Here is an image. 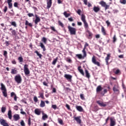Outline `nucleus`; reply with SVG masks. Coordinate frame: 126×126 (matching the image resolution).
I'll return each instance as SVG.
<instances>
[{
    "label": "nucleus",
    "instance_id": "f257e3e1",
    "mask_svg": "<svg viewBox=\"0 0 126 126\" xmlns=\"http://www.w3.org/2000/svg\"><path fill=\"white\" fill-rule=\"evenodd\" d=\"M14 80L16 83L20 84L22 82V78L20 74L17 75L14 77Z\"/></svg>",
    "mask_w": 126,
    "mask_h": 126
},
{
    "label": "nucleus",
    "instance_id": "f03ea898",
    "mask_svg": "<svg viewBox=\"0 0 126 126\" xmlns=\"http://www.w3.org/2000/svg\"><path fill=\"white\" fill-rule=\"evenodd\" d=\"M81 20L83 21L84 25L85 28H89V26H88V23L86 22V17L84 14L81 15Z\"/></svg>",
    "mask_w": 126,
    "mask_h": 126
},
{
    "label": "nucleus",
    "instance_id": "7ed1b4c3",
    "mask_svg": "<svg viewBox=\"0 0 126 126\" xmlns=\"http://www.w3.org/2000/svg\"><path fill=\"white\" fill-rule=\"evenodd\" d=\"M29 65L27 64H26L24 66V72L25 73V75H29L30 74V70H29V68H28Z\"/></svg>",
    "mask_w": 126,
    "mask_h": 126
},
{
    "label": "nucleus",
    "instance_id": "20e7f679",
    "mask_svg": "<svg viewBox=\"0 0 126 126\" xmlns=\"http://www.w3.org/2000/svg\"><path fill=\"white\" fill-rule=\"evenodd\" d=\"M68 29L70 32V35H75L76 34V29L68 26Z\"/></svg>",
    "mask_w": 126,
    "mask_h": 126
},
{
    "label": "nucleus",
    "instance_id": "39448f33",
    "mask_svg": "<svg viewBox=\"0 0 126 126\" xmlns=\"http://www.w3.org/2000/svg\"><path fill=\"white\" fill-rule=\"evenodd\" d=\"M99 4H100V5L103 7L105 8V10H107V9H109V8H110V5H107V3H106V2L103 0L99 2Z\"/></svg>",
    "mask_w": 126,
    "mask_h": 126
},
{
    "label": "nucleus",
    "instance_id": "423d86ee",
    "mask_svg": "<svg viewBox=\"0 0 126 126\" xmlns=\"http://www.w3.org/2000/svg\"><path fill=\"white\" fill-rule=\"evenodd\" d=\"M92 62L94 64H95V65H97V66H100L101 65L100 63L96 60V57L94 56L92 58Z\"/></svg>",
    "mask_w": 126,
    "mask_h": 126
},
{
    "label": "nucleus",
    "instance_id": "0eeeda50",
    "mask_svg": "<svg viewBox=\"0 0 126 126\" xmlns=\"http://www.w3.org/2000/svg\"><path fill=\"white\" fill-rule=\"evenodd\" d=\"M89 28H85V29L86 30V32L87 33V36L88 39H92V36H93V34L91 32H90L89 30H88Z\"/></svg>",
    "mask_w": 126,
    "mask_h": 126
},
{
    "label": "nucleus",
    "instance_id": "6e6552de",
    "mask_svg": "<svg viewBox=\"0 0 126 126\" xmlns=\"http://www.w3.org/2000/svg\"><path fill=\"white\" fill-rule=\"evenodd\" d=\"M110 126H115L117 125V123L116 122V119L115 117H111L110 118Z\"/></svg>",
    "mask_w": 126,
    "mask_h": 126
},
{
    "label": "nucleus",
    "instance_id": "1a4fd4ad",
    "mask_svg": "<svg viewBox=\"0 0 126 126\" xmlns=\"http://www.w3.org/2000/svg\"><path fill=\"white\" fill-rule=\"evenodd\" d=\"M113 90L114 92H115V93H117V94H119V93H120L119 85H115L113 88Z\"/></svg>",
    "mask_w": 126,
    "mask_h": 126
},
{
    "label": "nucleus",
    "instance_id": "9d476101",
    "mask_svg": "<svg viewBox=\"0 0 126 126\" xmlns=\"http://www.w3.org/2000/svg\"><path fill=\"white\" fill-rule=\"evenodd\" d=\"M96 103L100 107H106L107 106V102H104L101 100L96 101Z\"/></svg>",
    "mask_w": 126,
    "mask_h": 126
},
{
    "label": "nucleus",
    "instance_id": "9b49d317",
    "mask_svg": "<svg viewBox=\"0 0 126 126\" xmlns=\"http://www.w3.org/2000/svg\"><path fill=\"white\" fill-rule=\"evenodd\" d=\"M35 19L34 21V22L35 24L37 25L40 21H41V19L40 18V17L38 16V15L35 14Z\"/></svg>",
    "mask_w": 126,
    "mask_h": 126
},
{
    "label": "nucleus",
    "instance_id": "f8f14e48",
    "mask_svg": "<svg viewBox=\"0 0 126 126\" xmlns=\"http://www.w3.org/2000/svg\"><path fill=\"white\" fill-rule=\"evenodd\" d=\"M13 119L15 122H17L19 120H20V116L19 114H14L13 116Z\"/></svg>",
    "mask_w": 126,
    "mask_h": 126
},
{
    "label": "nucleus",
    "instance_id": "ddd939ff",
    "mask_svg": "<svg viewBox=\"0 0 126 126\" xmlns=\"http://www.w3.org/2000/svg\"><path fill=\"white\" fill-rule=\"evenodd\" d=\"M64 77H65V78H66L68 81H71L72 76L71 75L66 74L64 75Z\"/></svg>",
    "mask_w": 126,
    "mask_h": 126
},
{
    "label": "nucleus",
    "instance_id": "4468645a",
    "mask_svg": "<svg viewBox=\"0 0 126 126\" xmlns=\"http://www.w3.org/2000/svg\"><path fill=\"white\" fill-rule=\"evenodd\" d=\"M111 59V54L109 53L107 54V57L105 58V62L106 64L108 65L109 64V60Z\"/></svg>",
    "mask_w": 126,
    "mask_h": 126
},
{
    "label": "nucleus",
    "instance_id": "2eb2a0df",
    "mask_svg": "<svg viewBox=\"0 0 126 126\" xmlns=\"http://www.w3.org/2000/svg\"><path fill=\"white\" fill-rule=\"evenodd\" d=\"M41 109L36 108L34 110V114L37 116H40V115H41Z\"/></svg>",
    "mask_w": 126,
    "mask_h": 126
},
{
    "label": "nucleus",
    "instance_id": "dca6fc26",
    "mask_svg": "<svg viewBox=\"0 0 126 126\" xmlns=\"http://www.w3.org/2000/svg\"><path fill=\"white\" fill-rule=\"evenodd\" d=\"M7 2L8 5V8L11 9V8H12V0H7Z\"/></svg>",
    "mask_w": 126,
    "mask_h": 126
},
{
    "label": "nucleus",
    "instance_id": "f3484780",
    "mask_svg": "<svg viewBox=\"0 0 126 126\" xmlns=\"http://www.w3.org/2000/svg\"><path fill=\"white\" fill-rule=\"evenodd\" d=\"M101 33H102L104 36H106L107 35L106 29H105V28L103 26H101Z\"/></svg>",
    "mask_w": 126,
    "mask_h": 126
},
{
    "label": "nucleus",
    "instance_id": "a211bd4d",
    "mask_svg": "<svg viewBox=\"0 0 126 126\" xmlns=\"http://www.w3.org/2000/svg\"><path fill=\"white\" fill-rule=\"evenodd\" d=\"M93 10L97 13V12H98V11H100V7L99 6H94L93 8Z\"/></svg>",
    "mask_w": 126,
    "mask_h": 126
},
{
    "label": "nucleus",
    "instance_id": "6ab92c4d",
    "mask_svg": "<svg viewBox=\"0 0 126 126\" xmlns=\"http://www.w3.org/2000/svg\"><path fill=\"white\" fill-rule=\"evenodd\" d=\"M8 118L9 120H12V112L11 111V110H9L8 112Z\"/></svg>",
    "mask_w": 126,
    "mask_h": 126
},
{
    "label": "nucleus",
    "instance_id": "aec40b11",
    "mask_svg": "<svg viewBox=\"0 0 126 126\" xmlns=\"http://www.w3.org/2000/svg\"><path fill=\"white\" fill-rule=\"evenodd\" d=\"M80 118H81V117L80 116L77 117H74V120L76 121L77 123H78L80 125V124H81V119H80Z\"/></svg>",
    "mask_w": 126,
    "mask_h": 126
},
{
    "label": "nucleus",
    "instance_id": "412c9836",
    "mask_svg": "<svg viewBox=\"0 0 126 126\" xmlns=\"http://www.w3.org/2000/svg\"><path fill=\"white\" fill-rule=\"evenodd\" d=\"M11 74H16L17 73V69L15 67L11 69Z\"/></svg>",
    "mask_w": 126,
    "mask_h": 126
},
{
    "label": "nucleus",
    "instance_id": "4be33fe9",
    "mask_svg": "<svg viewBox=\"0 0 126 126\" xmlns=\"http://www.w3.org/2000/svg\"><path fill=\"white\" fill-rule=\"evenodd\" d=\"M78 70L79 72L82 74V75L84 76V71H83V69H81V66H79L78 67Z\"/></svg>",
    "mask_w": 126,
    "mask_h": 126
},
{
    "label": "nucleus",
    "instance_id": "5701e85b",
    "mask_svg": "<svg viewBox=\"0 0 126 126\" xmlns=\"http://www.w3.org/2000/svg\"><path fill=\"white\" fill-rule=\"evenodd\" d=\"M76 109L79 112H83V108L81 106H76Z\"/></svg>",
    "mask_w": 126,
    "mask_h": 126
},
{
    "label": "nucleus",
    "instance_id": "b1692460",
    "mask_svg": "<svg viewBox=\"0 0 126 126\" xmlns=\"http://www.w3.org/2000/svg\"><path fill=\"white\" fill-rule=\"evenodd\" d=\"M48 115L44 113H42V119L43 121H46L47 119H48Z\"/></svg>",
    "mask_w": 126,
    "mask_h": 126
},
{
    "label": "nucleus",
    "instance_id": "393cba45",
    "mask_svg": "<svg viewBox=\"0 0 126 126\" xmlns=\"http://www.w3.org/2000/svg\"><path fill=\"white\" fill-rule=\"evenodd\" d=\"M113 71L115 74H119L121 72L120 69L117 68L113 69Z\"/></svg>",
    "mask_w": 126,
    "mask_h": 126
},
{
    "label": "nucleus",
    "instance_id": "a878e982",
    "mask_svg": "<svg viewBox=\"0 0 126 126\" xmlns=\"http://www.w3.org/2000/svg\"><path fill=\"white\" fill-rule=\"evenodd\" d=\"M40 47H41V49H42L43 52H45L46 51V47H45V45L42 42L40 43Z\"/></svg>",
    "mask_w": 126,
    "mask_h": 126
},
{
    "label": "nucleus",
    "instance_id": "bb28decb",
    "mask_svg": "<svg viewBox=\"0 0 126 126\" xmlns=\"http://www.w3.org/2000/svg\"><path fill=\"white\" fill-rule=\"evenodd\" d=\"M0 85H1L0 89H1V91H4L6 90V88H5V86H4L3 84L1 83Z\"/></svg>",
    "mask_w": 126,
    "mask_h": 126
},
{
    "label": "nucleus",
    "instance_id": "cd10ccee",
    "mask_svg": "<svg viewBox=\"0 0 126 126\" xmlns=\"http://www.w3.org/2000/svg\"><path fill=\"white\" fill-rule=\"evenodd\" d=\"M102 89H103V88L101 87V86H98L96 88V92L97 93L100 92V91H102Z\"/></svg>",
    "mask_w": 126,
    "mask_h": 126
},
{
    "label": "nucleus",
    "instance_id": "c85d7f7f",
    "mask_svg": "<svg viewBox=\"0 0 126 126\" xmlns=\"http://www.w3.org/2000/svg\"><path fill=\"white\" fill-rule=\"evenodd\" d=\"M85 73H86V77H87V78H90V74H89V72L87 69H85Z\"/></svg>",
    "mask_w": 126,
    "mask_h": 126
},
{
    "label": "nucleus",
    "instance_id": "c756f323",
    "mask_svg": "<svg viewBox=\"0 0 126 126\" xmlns=\"http://www.w3.org/2000/svg\"><path fill=\"white\" fill-rule=\"evenodd\" d=\"M2 93L4 97H7V91L6 90L5 91H2Z\"/></svg>",
    "mask_w": 126,
    "mask_h": 126
},
{
    "label": "nucleus",
    "instance_id": "7c9ffc66",
    "mask_svg": "<svg viewBox=\"0 0 126 126\" xmlns=\"http://www.w3.org/2000/svg\"><path fill=\"white\" fill-rule=\"evenodd\" d=\"M58 60H59V58L58 57H57L56 59H54V60L52 63L53 65H56V63H57V62H58Z\"/></svg>",
    "mask_w": 126,
    "mask_h": 126
},
{
    "label": "nucleus",
    "instance_id": "2f4dec72",
    "mask_svg": "<svg viewBox=\"0 0 126 126\" xmlns=\"http://www.w3.org/2000/svg\"><path fill=\"white\" fill-rule=\"evenodd\" d=\"M39 96H38V98H42V99H44V93L43 92H39Z\"/></svg>",
    "mask_w": 126,
    "mask_h": 126
},
{
    "label": "nucleus",
    "instance_id": "473e14b6",
    "mask_svg": "<svg viewBox=\"0 0 126 126\" xmlns=\"http://www.w3.org/2000/svg\"><path fill=\"white\" fill-rule=\"evenodd\" d=\"M82 53L83 54V58H86V56H87V54H86V51H85V49H83L82 50Z\"/></svg>",
    "mask_w": 126,
    "mask_h": 126
},
{
    "label": "nucleus",
    "instance_id": "72a5a7b5",
    "mask_svg": "<svg viewBox=\"0 0 126 126\" xmlns=\"http://www.w3.org/2000/svg\"><path fill=\"white\" fill-rule=\"evenodd\" d=\"M25 25H28V26H30V27H32L33 26V25H32L31 23H29L28 21L26 20Z\"/></svg>",
    "mask_w": 126,
    "mask_h": 126
},
{
    "label": "nucleus",
    "instance_id": "f704fd0d",
    "mask_svg": "<svg viewBox=\"0 0 126 126\" xmlns=\"http://www.w3.org/2000/svg\"><path fill=\"white\" fill-rule=\"evenodd\" d=\"M45 106V102H44V101L43 100H41L40 104V107H41V108H44Z\"/></svg>",
    "mask_w": 126,
    "mask_h": 126
},
{
    "label": "nucleus",
    "instance_id": "c9c22d12",
    "mask_svg": "<svg viewBox=\"0 0 126 126\" xmlns=\"http://www.w3.org/2000/svg\"><path fill=\"white\" fill-rule=\"evenodd\" d=\"M34 53L36 54L37 56L39 57V59H42V54L39 53V52H38V51H35Z\"/></svg>",
    "mask_w": 126,
    "mask_h": 126
},
{
    "label": "nucleus",
    "instance_id": "e433bc0d",
    "mask_svg": "<svg viewBox=\"0 0 126 126\" xmlns=\"http://www.w3.org/2000/svg\"><path fill=\"white\" fill-rule=\"evenodd\" d=\"M63 15H64L65 17L67 18V17H69L70 16V14L66 13V11L64 12Z\"/></svg>",
    "mask_w": 126,
    "mask_h": 126
},
{
    "label": "nucleus",
    "instance_id": "4c0bfd02",
    "mask_svg": "<svg viewBox=\"0 0 126 126\" xmlns=\"http://www.w3.org/2000/svg\"><path fill=\"white\" fill-rule=\"evenodd\" d=\"M66 61L69 63H72V60L70 58H66Z\"/></svg>",
    "mask_w": 126,
    "mask_h": 126
},
{
    "label": "nucleus",
    "instance_id": "58836bf2",
    "mask_svg": "<svg viewBox=\"0 0 126 126\" xmlns=\"http://www.w3.org/2000/svg\"><path fill=\"white\" fill-rule=\"evenodd\" d=\"M58 123H59L60 125H63V120H62V119L58 118Z\"/></svg>",
    "mask_w": 126,
    "mask_h": 126
},
{
    "label": "nucleus",
    "instance_id": "ea45409f",
    "mask_svg": "<svg viewBox=\"0 0 126 126\" xmlns=\"http://www.w3.org/2000/svg\"><path fill=\"white\" fill-rule=\"evenodd\" d=\"M11 25H12V26H14V27H17V25H16V22H12L11 23Z\"/></svg>",
    "mask_w": 126,
    "mask_h": 126
},
{
    "label": "nucleus",
    "instance_id": "a19ab883",
    "mask_svg": "<svg viewBox=\"0 0 126 126\" xmlns=\"http://www.w3.org/2000/svg\"><path fill=\"white\" fill-rule=\"evenodd\" d=\"M18 60L19 63H23V58H22V57H19Z\"/></svg>",
    "mask_w": 126,
    "mask_h": 126
},
{
    "label": "nucleus",
    "instance_id": "79ce46f5",
    "mask_svg": "<svg viewBox=\"0 0 126 126\" xmlns=\"http://www.w3.org/2000/svg\"><path fill=\"white\" fill-rule=\"evenodd\" d=\"M19 5V4H18V2H15L14 3V7H17V8H19V7H18Z\"/></svg>",
    "mask_w": 126,
    "mask_h": 126
},
{
    "label": "nucleus",
    "instance_id": "37998d69",
    "mask_svg": "<svg viewBox=\"0 0 126 126\" xmlns=\"http://www.w3.org/2000/svg\"><path fill=\"white\" fill-rule=\"evenodd\" d=\"M41 41L43 42L44 43L47 44V38H46V37H43Z\"/></svg>",
    "mask_w": 126,
    "mask_h": 126
},
{
    "label": "nucleus",
    "instance_id": "c03bdc74",
    "mask_svg": "<svg viewBox=\"0 0 126 126\" xmlns=\"http://www.w3.org/2000/svg\"><path fill=\"white\" fill-rule=\"evenodd\" d=\"M28 125L29 126H31V118H29V119L28 120Z\"/></svg>",
    "mask_w": 126,
    "mask_h": 126
},
{
    "label": "nucleus",
    "instance_id": "a18cd8bd",
    "mask_svg": "<svg viewBox=\"0 0 126 126\" xmlns=\"http://www.w3.org/2000/svg\"><path fill=\"white\" fill-rule=\"evenodd\" d=\"M1 111L2 113H5V111H6V108L4 107H2L1 109Z\"/></svg>",
    "mask_w": 126,
    "mask_h": 126
},
{
    "label": "nucleus",
    "instance_id": "49530a36",
    "mask_svg": "<svg viewBox=\"0 0 126 126\" xmlns=\"http://www.w3.org/2000/svg\"><path fill=\"white\" fill-rule=\"evenodd\" d=\"M50 29L54 32H58V31L56 30V28H55V27H50Z\"/></svg>",
    "mask_w": 126,
    "mask_h": 126
},
{
    "label": "nucleus",
    "instance_id": "de8ad7c7",
    "mask_svg": "<svg viewBox=\"0 0 126 126\" xmlns=\"http://www.w3.org/2000/svg\"><path fill=\"white\" fill-rule=\"evenodd\" d=\"M89 46V44L87 42H85V45H84V47L83 49L84 50H86V48H87V47H88Z\"/></svg>",
    "mask_w": 126,
    "mask_h": 126
},
{
    "label": "nucleus",
    "instance_id": "09e8293b",
    "mask_svg": "<svg viewBox=\"0 0 126 126\" xmlns=\"http://www.w3.org/2000/svg\"><path fill=\"white\" fill-rule=\"evenodd\" d=\"M3 56L5 57V58H7V51H3Z\"/></svg>",
    "mask_w": 126,
    "mask_h": 126
},
{
    "label": "nucleus",
    "instance_id": "8fccbe9b",
    "mask_svg": "<svg viewBox=\"0 0 126 126\" xmlns=\"http://www.w3.org/2000/svg\"><path fill=\"white\" fill-rule=\"evenodd\" d=\"M33 101L35 103H37V102H38V98L37 97V96H34Z\"/></svg>",
    "mask_w": 126,
    "mask_h": 126
},
{
    "label": "nucleus",
    "instance_id": "3c124183",
    "mask_svg": "<svg viewBox=\"0 0 126 126\" xmlns=\"http://www.w3.org/2000/svg\"><path fill=\"white\" fill-rule=\"evenodd\" d=\"M80 98H81V99H82V100H85V98L84 97V94H81L80 95Z\"/></svg>",
    "mask_w": 126,
    "mask_h": 126
},
{
    "label": "nucleus",
    "instance_id": "603ef678",
    "mask_svg": "<svg viewBox=\"0 0 126 126\" xmlns=\"http://www.w3.org/2000/svg\"><path fill=\"white\" fill-rule=\"evenodd\" d=\"M109 120H110V117H108L106 120H105V123L104 124V126L107 125V124H108V122L109 121Z\"/></svg>",
    "mask_w": 126,
    "mask_h": 126
},
{
    "label": "nucleus",
    "instance_id": "864d4df0",
    "mask_svg": "<svg viewBox=\"0 0 126 126\" xmlns=\"http://www.w3.org/2000/svg\"><path fill=\"white\" fill-rule=\"evenodd\" d=\"M20 124L21 126H25V123H24V121L21 120Z\"/></svg>",
    "mask_w": 126,
    "mask_h": 126
},
{
    "label": "nucleus",
    "instance_id": "5fc2aeb1",
    "mask_svg": "<svg viewBox=\"0 0 126 126\" xmlns=\"http://www.w3.org/2000/svg\"><path fill=\"white\" fill-rule=\"evenodd\" d=\"M121 3H122L123 4H126V0H120Z\"/></svg>",
    "mask_w": 126,
    "mask_h": 126
},
{
    "label": "nucleus",
    "instance_id": "6e6d98bb",
    "mask_svg": "<svg viewBox=\"0 0 126 126\" xmlns=\"http://www.w3.org/2000/svg\"><path fill=\"white\" fill-rule=\"evenodd\" d=\"M76 56L78 58V59H82V58H83L81 54H77Z\"/></svg>",
    "mask_w": 126,
    "mask_h": 126
},
{
    "label": "nucleus",
    "instance_id": "4d7b16f0",
    "mask_svg": "<svg viewBox=\"0 0 126 126\" xmlns=\"http://www.w3.org/2000/svg\"><path fill=\"white\" fill-rule=\"evenodd\" d=\"M113 39V43H115L117 41V37L116 36V34L114 35Z\"/></svg>",
    "mask_w": 126,
    "mask_h": 126
},
{
    "label": "nucleus",
    "instance_id": "13d9d810",
    "mask_svg": "<svg viewBox=\"0 0 126 126\" xmlns=\"http://www.w3.org/2000/svg\"><path fill=\"white\" fill-rule=\"evenodd\" d=\"M58 23H59L60 26H61V27H63V23H62V22H61V21H59Z\"/></svg>",
    "mask_w": 126,
    "mask_h": 126
},
{
    "label": "nucleus",
    "instance_id": "bf43d9fd",
    "mask_svg": "<svg viewBox=\"0 0 126 126\" xmlns=\"http://www.w3.org/2000/svg\"><path fill=\"white\" fill-rule=\"evenodd\" d=\"M11 33H12V35H14V36H15V35H16V32L14 30H13L11 31Z\"/></svg>",
    "mask_w": 126,
    "mask_h": 126
},
{
    "label": "nucleus",
    "instance_id": "052dcab7",
    "mask_svg": "<svg viewBox=\"0 0 126 126\" xmlns=\"http://www.w3.org/2000/svg\"><path fill=\"white\" fill-rule=\"evenodd\" d=\"M7 6H5L4 9H3V11H4V13H6V12L7 11Z\"/></svg>",
    "mask_w": 126,
    "mask_h": 126
},
{
    "label": "nucleus",
    "instance_id": "680f3d73",
    "mask_svg": "<svg viewBox=\"0 0 126 126\" xmlns=\"http://www.w3.org/2000/svg\"><path fill=\"white\" fill-rule=\"evenodd\" d=\"M77 13H78L79 15H81V10H80V9H78V10L77 11Z\"/></svg>",
    "mask_w": 126,
    "mask_h": 126
},
{
    "label": "nucleus",
    "instance_id": "e2e57ef3",
    "mask_svg": "<svg viewBox=\"0 0 126 126\" xmlns=\"http://www.w3.org/2000/svg\"><path fill=\"white\" fill-rule=\"evenodd\" d=\"M28 16H29V17H32L34 16V14L29 13L28 14Z\"/></svg>",
    "mask_w": 126,
    "mask_h": 126
},
{
    "label": "nucleus",
    "instance_id": "0e129e2a",
    "mask_svg": "<svg viewBox=\"0 0 126 126\" xmlns=\"http://www.w3.org/2000/svg\"><path fill=\"white\" fill-rule=\"evenodd\" d=\"M5 44H6V47H8L9 46V41H6Z\"/></svg>",
    "mask_w": 126,
    "mask_h": 126
},
{
    "label": "nucleus",
    "instance_id": "69168bd1",
    "mask_svg": "<svg viewBox=\"0 0 126 126\" xmlns=\"http://www.w3.org/2000/svg\"><path fill=\"white\" fill-rule=\"evenodd\" d=\"M21 114L22 115H26V112H24V111H23V109H21Z\"/></svg>",
    "mask_w": 126,
    "mask_h": 126
},
{
    "label": "nucleus",
    "instance_id": "338daca9",
    "mask_svg": "<svg viewBox=\"0 0 126 126\" xmlns=\"http://www.w3.org/2000/svg\"><path fill=\"white\" fill-rule=\"evenodd\" d=\"M52 108H53V109H54V110H56L57 109V105H52Z\"/></svg>",
    "mask_w": 126,
    "mask_h": 126
},
{
    "label": "nucleus",
    "instance_id": "774afa93",
    "mask_svg": "<svg viewBox=\"0 0 126 126\" xmlns=\"http://www.w3.org/2000/svg\"><path fill=\"white\" fill-rule=\"evenodd\" d=\"M11 63L13 64H16V61H15V60H12Z\"/></svg>",
    "mask_w": 126,
    "mask_h": 126
}]
</instances>
